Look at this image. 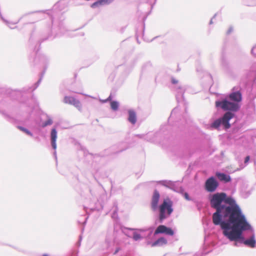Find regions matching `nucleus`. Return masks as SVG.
<instances>
[{
    "instance_id": "f257e3e1",
    "label": "nucleus",
    "mask_w": 256,
    "mask_h": 256,
    "mask_svg": "<svg viewBox=\"0 0 256 256\" xmlns=\"http://www.w3.org/2000/svg\"><path fill=\"white\" fill-rule=\"evenodd\" d=\"M208 200L211 208L216 210L212 215V222L220 226L223 235L234 242L235 246L242 244L254 246V228L234 198L224 192H216L209 195Z\"/></svg>"
},
{
    "instance_id": "f03ea898",
    "label": "nucleus",
    "mask_w": 256,
    "mask_h": 256,
    "mask_svg": "<svg viewBox=\"0 0 256 256\" xmlns=\"http://www.w3.org/2000/svg\"><path fill=\"white\" fill-rule=\"evenodd\" d=\"M64 8V4L62 2H58L53 6L52 10L30 12L26 14V15H27L36 12L44 14L46 12V14L51 19L52 28L50 33L48 34L46 37L37 40L36 42V44H38L40 46L42 42L51 38H54L56 36L62 35H69L68 33V30L64 22V17L62 13L60 12V11L63 10ZM29 42L32 46L35 44L36 40L32 36H31L30 38Z\"/></svg>"
},
{
    "instance_id": "7ed1b4c3",
    "label": "nucleus",
    "mask_w": 256,
    "mask_h": 256,
    "mask_svg": "<svg viewBox=\"0 0 256 256\" xmlns=\"http://www.w3.org/2000/svg\"><path fill=\"white\" fill-rule=\"evenodd\" d=\"M240 90V86H234L230 94L216 101V107L226 111V112H231L234 115V118L235 112L238 111L240 108V102L242 100V94Z\"/></svg>"
},
{
    "instance_id": "20e7f679",
    "label": "nucleus",
    "mask_w": 256,
    "mask_h": 256,
    "mask_svg": "<svg viewBox=\"0 0 256 256\" xmlns=\"http://www.w3.org/2000/svg\"><path fill=\"white\" fill-rule=\"evenodd\" d=\"M160 194L157 190H154L151 200V208L152 210H158V215L156 223L162 224L164 220L168 218L174 211L173 202L168 198H164L162 202L158 205Z\"/></svg>"
},
{
    "instance_id": "39448f33",
    "label": "nucleus",
    "mask_w": 256,
    "mask_h": 256,
    "mask_svg": "<svg viewBox=\"0 0 256 256\" xmlns=\"http://www.w3.org/2000/svg\"><path fill=\"white\" fill-rule=\"evenodd\" d=\"M154 226H150L146 228H138L136 230L139 232H144L148 231L146 238H151L152 236H155L158 234H164L168 236H173L174 232L172 229L170 227L166 226L165 225H159L154 231Z\"/></svg>"
},
{
    "instance_id": "423d86ee",
    "label": "nucleus",
    "mask_w": 256,
    "mask_h": 256,
    "mask_svg": "<svg viewBox=\"0 0 256 256\" xmlns=\"http://www.w3.org/2000/svg\"><path fill=\"white\" fill-rule=\"evenodd\" d=\"M234 118V115L231 112H225L220 118L214 120L211 124V127L218 129L222 126L225 130H228L230 127V121Z\"/></svg>"
},
{
    "instance_id": "0eeeda50",
    "label": "nucleus",
    "mask_w": 256,
    "mask_h": 256,
    "mask_svg": "<svg viewBox=\"0 0 256 256\" xmlns=\"http://www.w3.org/2000/svg\"><path fill=\"white\" fill-rule=\"evenodd\" d=\"M171 82L172 84H176V86H174V90L176 92V98L177 102L178 104L183 103L184 105H186V102L184 100V92L186 90V86H182V84H178V80L173 77L171 78Z\"/></svg>"
},
{
    "instance_id": "6e6552de",
    "label": "nucleus",
    "mask_w": 256,
    "mask_h": 256,
    "mask_svg": "<svg viewBox=\"0 0 256 256\" xmlns=\"http://www.w3.org/2000/svg\"><path fill=\"white\" fill-rule=\"evenodd\" d=\"M38 58H39L40 62H42V64L44 65V69L42 72L39 80H38V81L36 82L34 84V86L32 87H29L28 88H24L22 90H20V92H26L30 90H31V89H32L31 91H34L38 86L40 84V83L41 80L42 78V77H43L44 75V74L46 68V66L48 64L49 58H48V56H45L44 54H43L39 56Z\"/></svg>"
},
{
    "instance_id": "1a4fd4ad",
    "label": "nucleus",
    "mask_w": 256,
    "mask_h": 256,
    "mask_svg": "<svg viewBox=\"0 0 256 256\" xmlns=\"http://www.w3.org/2000/svg\"><path fill=\"white\" fill-rule=\"evenodd\" d=\"M219 184V182L216 178L214 176H212L206 180L204 188L208 192H213L216 191Z\"/></svg>"
},
{
    "instance_id": "9d476101",
    "label": "nucleus",
    "mask_w": 256,
    "mask_h": 256,
    "mask_svg": "<svg viewBox=\"0 0 256 256\" xmlns=\"http://www.w3.org/2000/svg\"><path fill=\"white\" fill-rule=\"evenodd\" d=\"M163 128L156 132H150L146 134L144 140L150 142H157L162 140V132Z\"/></svg>"
},
{
    "instance_id": "9b49d317",
    "label": "nucleus",
    "mask_w": 256,
    "mask_h": 256,
    "mask_svg": "<svg viewBox=\"0 0 256 256\" xmlns=\"http://www.w3.org/2000/svg\"><path fill=\"white\" fill-rule=\"evenodd\" d=\"M179 109L178 108H174L172 111L168 119V122L169 124L174 122L173 124L176 126H178L180 122L178 120V113Z\"/></svg>"
},
{
    "instance_id": "f8f14e48",
    "label": "nucleus",
    "mask_w": 256,
    "mask_h": 256,
    "mask_svg": "<svg viewBox=\"0 0 256 256\" xmlns=\"http://www.w3.org/2000/svg\"><path fill=\"white\" fill-rule=\"evenodd\" d=\"M64 102L66 104L73 105L78 110H80L82 107L80 102L72 96H66L64 98Z\"/></svg>"
},
{
    "instance_id": "ddd939ff",
    "label": "nucleus",
    "mask_w": 256,
    "mask_h": 256,
    "mask_svg": "<svg viewBox=\"0 0 256 256\" xmlns=\"http://www.w3.org/2000/svg\"><path fill=\"white\" fill-rule=\"evenodd\" d=\"M156 182L174 191H176L177 186L174 182L168 180H162L158 181Z\"/></svg>"
},
{
    "instance_id": "4468645a",
    "label": "nucleus",
    "mask_w": 256,
    "mask_h": 256,
    "mask_svg": "<svg viewBox=\"0 0 256 256\" xmlns=\"http://www.w3.org/2000/svg\"><path fill=\"white\" fill-rule=\"evenodd\" d=\"M216 176L220 181L224 183H228L231 181L230 176L224 172H216Z\"/></svg>"
},
{
    "instance_id": "2eb2a0df",
    "label": "nucleus",
    "mask_w": 256,
    "mask_h": 256,
    "mask_svg": "<svg viewBox=\"0 0 256 256\" xmlns=\"http://www.w3.org/2000/svg\"><path fill=\"white\" fill-rule=\"evenodd\" d=\"M50 138L52 146L53 149L56 150V140L57 138V131L55 128H53L51 130Z\"/></svg>"
},
{
    "instance_id": "dca6fc26",
    "label": "nucleus",
    "mask_w": 256,
    "mask_h": 256,
    "mask_svg": "<svg viewBox=\"0 0 256 256\" xmlns=\"http://www.w3.org/2000/svg\"><path fill=\"white\" fill-rule=\"evenodd\" d=\"M88 194L86 199L90 204L94 203L97 200V197L96 193L92 190L89 188L88 189Z\"/></svg>"
},
{
    "instance_id": "f3484780",
    "label": "nucleus",
    "mask_w": 256,
    "mask_h": 256,
    "mask_svg": "<svg viewBox=\"0 0 256 256\" xmlns=\"http://www.w3.org/2000/svg\"><path fill=\"white\" fill-rule=\"evenodd\" d=\"M128 121L132 124H134L137 120L136 114L134 110L130 109L128 110Z\"/></svg>"
},
{
    "instance_id": "a211bd4d",
    "label": "nucleus",
    "mask_w": 256,
    "mask_h": 256,
    "mask_svg": "<svg viewBox=\"0 0 256 256\" xmlns=\"http://www.w3.org/2000/svg\"><path fill=\"white\" fill-rule=\"evenodd\" d=\"M112 1L113 0H98L92 4L90 7L94 8L100 6L108 5L110 4Z\"/></svg>"
},
{
    "instance_id": "6ab92c4d",
    "label": "nucleus",
    "mask_w": 256,
    "mask_h": 256,
    "mask_svg": "<svg viewBox=\"0 0 256 256\" xmlns=\"http://www.w3.org/2000/svg\"><path fill=\"white\" fill-rule=\"evenodd\" d=\"M248 112L249 116L252 115V118L256 119L255 104L254 102H250L248 104Z\"/></svg>"
},
{
    "instance_id": "aec40b11",
    "label": "nucleus",
    "mask_w": 256,
    "mask_h": 256,
    "mask_svg": "<svg viewBox=\"0 0 256 256\" xmlns=\"http://www.w3.org/2000/svg\"><path fill=\"white\" fill-rule=\"evenodd\" d=\"M248 78H254L256 80V62H254L250 66V72L248 75Z\"/></svg>"
},
{
    "instance_id": "412c9836",
    "label": "nucleus",
    "mask_w": 256,
    "mask_h": 256,
    "mask_svg": "<svg viewBox=\"0 0 256 256\" xmlns=\"http://www.w3.org/2000/svg\"><path fill=\"white\" fill-rule=\"evenodd\" d=\"M167 244V240H166L163 238L161 237L153 242L152 243L151 246H162L164 244Z\"/></svg>"
},
{
    "instance_id": "4be33fe9",
    "label": "nucleus",
    "mask_w": 256,
    "mask_h": 256,
    "mask_svg": "<svg viewBox=\"0 0 256 256\" xmlns=\"http://www.w3.org/2000/svg\"><path fill=\"white\" fill-rule=\"evenodd\" d=\"M92 173L93 175L94 178L98 182L96 176L97 174H98L100 167L98 166H97L95 162H93L92 164Z\"/></svg>"
},
{
    "instance_id": "5701e85b",
    "label": "nucleus",
    "mask_w": 256,
    "mask_h": 256,
    "mask_svg": "<svg viewBox=\"0 0 256 256\" xmlns=\"http://www.w3.org/2000/svg\"><path fill=\"white\" fill-rule=\"evenodd\" d=\"M46 118L48 120L46 121H45L44 122H43L42 124H40V123H36V124L38 126H40V127L44 128H45L48 126H50L52 124L53 122H52V118H50V117L48 114H46Z\"/></svg>"
},
{
    "instance_id": "b1692460",
    "label": "nucleus",
    "mask_w": 256,
    "mask_h": 256,
    "mask_svg": "<svg viewBox=\"0 0 256 256\" xmlns=\"http://www.w3.org/2000/svg\"><path fill=\"white\" fill-rule=\"evenodd\" d=\"M118 204L116 202H114L112 208V219L116 220L118 218Z\"/></svg>"
},
{
    "instance_id": "393cba45",
    "label": "nucleus",
    "mask_w": 256,
    "mask_h": 256,
    "mask_svg": "<svg viewBox=\"0 0 256 256\" xmlns=\"http://www.w3.org/2000/svg\"><path fill=\"white\" fill-rule=\"evenodd\" d=\"M118 150L114 152L115 154H117L122 152L128 148V146L126 143L124 142H121L118 146Z\"/></svg>"
},
{
    "instance_id": "a878e982",
    "label": "nucleus",
    "mask_w": 256,
    "mask_h": 256,
    "mask_svg": "<svg viewBox=\"0 0 256 256\" xmlns=\"http://www.w3.org/2000/svg\"><path fill=\"white\" fill-rule=\"evenodd\" d=\"M16 127L20 131L22 132H24L28 136H29L31 137L33 136H34L33 134L30 130H29L28 129H27L26 128H25L20 126H17Z\"/></svg>"
},
{
    "instance_id": "bb28decb",
    "label": "nucleus",
    "mask_w": 256,
    "mask_h": 256,
    "mask_svg": "<svg viewBox=\"0 0 256 256\" xmlns=\"http://www.w3.org/2000/svg\"><path fill=\"white\" fill-rule=\"evenodd\" d=\"M222 65L224 70H229V64L228 61L226 58H222Z\"/></svg>"
},
{
    "instance_id": "cd10ccee",
    "label": "nucleus",
    "mask_w": 256,
    "mask_h": 256,
    "mask_svg": "<svg viewBox=\"0 0 256 256\" xmlns=\"http://www.w3.org/2000/svg\"><path fill=\"white\" fill-rule=\"evenodd\" d=\"M110 107L111 108L114 110L116 111L118 110L119 107V103L116 100H112L110 102Z\"/></svg>"
},
{
    "instance_id": "c85d7f7f",
    "label": "nucleus",
    "mask_w": 256,
    "mask_h": 256,
    "mask_svg": "<svg viewBox=\"0 0 256 256\" xmlns=\"http://www.w3.org/2000/svg\"><path fill=\"white\" fill-rule=\"evenodd\" d=\"M132 238L135 241H138L142 239V236L140 234L136 232H134L133 233Z\"/></svg>"
},
{
    "instance_id": "c756f323",
    "label": "nucleus",
    "mask_w": 256,
    "mask_h": 256,
    "mask_svg": "<svg viewBox=\"0 0 256 256\" xmlns=\"http://www.w3.org/2000/svg\"><path fill=\"white\" fill-rule=\"evenodd\" d=\"M180 192L182 194V196H184V197L185 198L186 200H189V201L192 200V198L189 196L188 194L186 192H184L183 189L180 188Z\"/></svg>"
},
{
    "instance_id": "7c9ffc66",
    "label": "nucleus",
    "mask_w": 256,
    "mask_h": 256,
    "mask_svg": "<svg viewBox=\"0 0 256 256\" xmlns=\"http://www.w3.org/2000/svg\"><path fill=\"white\" fill-rule=\"evenodd\" d=\"M250 160V156H247L244 158V166L242 168H244L248 164V163L249 162Z\"/></svg>"
},
{
    "instance_id": "2f4dec72",
    "label": "nucleus",
    "mask_w": 256,
    "mask_h": 256,
    "mask_svg": "<svg viewBox=\"0 0 256 256\" xmlns=\"http://www.w3.org/2000/svg\"><path fill=\"white\" fill-rule=\"evenodd\" d=\"M251 52L252 55L256 57V45L252 48Z\"/></svg>"
},
{
    "instance_id": "473e14b6",
    "label": "nucleus",
    "mask_w": 256,
    "mask_h": 256,
    "mask_svg": "<svg viewBox=\"0 0 256 256\" xmlns=\"http://www.w3.org/2000/svg\"><path fill=\"white\" fill-rule=\"evenodd\" d=\"M184 120L186 123L187 124H190L192 122V120L190 118H184Z\"/></svg>"
},
{
    "instance_id": "72a5a7b5",
    "label": "nucleus",
    "mask_w": 256,
    "mask_h": 256,
    "mask_svg": "<svg viewBox=\"0 0 256 256\" xmlns=\"http://www.w3.org/2000/svg\"><path fill=\"white\" fill-rule=\"evenodd\" d=\"M82 237L81 236H79V240H78V242L76 243V245L78 247H79L80 246V242H81V241H82Z\"/></svg>"
},
{
    "instance_id": "f704fd0d",
    "label": "nucleus",
    "mask_w": 256,
    "mask_h": 256,
    "mask_svg": "<svg viewBox=\"0 0 256 256\" xmlns=\"http://www.w3.org/2000/svg\"><path fill=\"white\" fill-rule=\"evenodd\" d=\"M233 30V28L232 26H230L226 32V34H230Z\"/></svg>"
},
{
    "instance_id": "c9c22d12",
    "label": "nucleus",
    "mask_w": 256,
    "mask_h": 256,
    "mask_svg": "<svg viewBox=\"0 0 256 256\" xmlns=\"http://www.w3.org/2000/svg\"><path fill=\"white\" fill-rule=\"evenodd\" d=\"M136 136H138V138H142V139L144 140V138L146 136V134H137Z\"/></svg>"
},
{
    "instance_id": "e433bc0d",
    "label": "nucleus",
    "mask_w": 256,
    "mask_h": 256,
    "mask_svg": "<svg viewBox=\"0 0 256 256\" xmlns=\"http://www.w3.org/2000/svg\"><path fill=\"white\" fill-rule=\"evenodd\" d=\"M120 250V246H116V250L114 252V254H116Z\"/></svg>"
},
{
    "instance_id": "4c0bfd02",
    "label": "nucleus",
    "mask_w": 256,
    "mask_h": 256,
    "mask_svg": "<svg viewBox=\"0 0 256 256\" xmlns=\"http://www.w3.org/2000/svg\"><path fill=\"white\" fill-rule=\"evenodd\" d=\"M78 251L74 250L70 254V256H78Z\"/></svg>"
},
{
    "instance_id": "58836bf2",
    "label": "nucleus",
    "mask_w": 256,
    "mask_h": 256,
    "mask_svg": "<svg viewBox=\"0 0 256 256\" xmlns=\"http://www.w3.org/2000/svg\"><path fill=\"white\" fill-rule=\"evenodd\" d=\"M112 94H110V95L109 96L106 98L107 100H108V101H112Z\"/></svg>"
},
{
    "instance_id": "ea45409f",
    "label": "nucleus",
    "mask_w": 256,
    "mask_h": 256,
    "mask_svg": "<svg viewBox=\"0 0 256 256\" xmlns=\"http://www.w3.org/2000/svg\"><path fill=\"white\" fill-rule=\"evenodd\" d=\"M216 14H215L214 16L211 18V20H210V24H212L213 23V22H212L213 19H214V18L216 17Z\"/></svg>"
},
{
    "instance_id": "a19ab883",
    "label": "nucleus",
    "mask_w": 256,
    "mask_h": 256,
    "mask_svg": "<svg viewBox=\"0 0 256 256\" xmlns=\"http://www.w3.org/2000/svg\"><path fill=\"white\" fill-rule=\"evenodd\" d=\"M0 114H2V115H4V116H7V115L6 114V113L3 112V111H1L0 110Z\"/></svg>"
},
{
    "instance_id": "79ce46f5",
    "label": "nucleus",
    "mask_w": 256,
    "mask_h": 256,
    "mask_svg": "<svg viewBox=\"0 0 256 256\" xmlns=\"http://www.w3.org/2000/svg\"><path fill=\"white\" fill-rule=\"evenodd\" d=\"M28 107L30 108V110L32 111V110L34 108V105H30L28 106Z\"/></svg>"
},
{
    "instance_id": "37998d69",
    "label": "nucleus",
    "mask_w": 256,
    "mask_h": 256,
    "mask_svg": "<svg viewBox=\"0 0 256 256\" xmlns=\"http://www.w3.org/2000/svg\"><path fill=\"white\" fill-rule=\"evenodd\" d=\"M34 50H35V51H36V53H37V52H38V49L36 50V46H34Z\"/></svg>"
},
{
    "instance_id": "c03bdc74",
    "label": "nucleus",
    "mask_w": 256,
    "mask_h": 256,
    "mask_svg": "<svg viewBox=\"0 0 256 256\" xmlns=\"http://www.w3.org/2000/svg\"><path fill=\"white\" fill-rule=\"evenodd\" d=\"M88 216H87L86 218H84V224H86V220H88Z\"/></svg>"
},
{
    "instance_id": "a18cd8bd",
    "label": "nucleus",
    "mask_w": 256,
    "mask_h": 256,
    "mask_svg": "<svg viewBox=\"0 0 256 256\" xmlns=\"http://www.w3.org/2000/svg\"><path fill=\"white\" fill-rule=\"evenodd\" d=\"M124 66H119L118 68H120L122 69H124Z\"/></svg>"
},
{
    "instance_id": "49530a36",
    "label": "nucleus",
    "mask_w": 256,
    "mask_h": 256,
    "mask_svg": "<svg viewBox=\"0 0 256 256\" xmlns=\"http://www.w3.org/2000/svg\"><path fill=\"white\" fill-rule=\"evenodd\" d=\"M102 102L105 103V102H108V100H107V99H106V100H103Z\"/></svg>"
},
{
    "instance_id": "de8ad7c7",
    "label": "nucleus",
    "mask_w": 256,
    "mask_h": 256,
    "mask_svg": "<svg viewBox=\"0 0 256 256\" xmlns=\"http://www.w3.org/2000/svg\"><path fill=\"white\" fill-rule=\"evenodd\" d=\"M210 250H207V251H205V252H204V254H207V253H208Z\"/></svg>"
},
{
    "instance_id": "09e8293b",
    "label": "nucleus",
    "mask_w": 256,
    "mask_h": 256,
    "mask_svg": "<svg viewBox=\"0 0 256 256\" xmlns=\"http://www.w3.org/2000/svg\"><path fill=\"white\" fill-rule=\"evenodd\" d=\"M54 156H55V158H56V152L55 151L54 153Z\"/></svg>"
},
{
    "instance_id": "8fccbe9b",
    "label": "nucleus",
    "mask_w": 256,
    "mask_h": 256,
    "mask_svg": "<svg viewBox=\"0 0 256 256\" xmlns=\"http://www.w3.org/2000/svg\"><path fill=\"white\" fill-rule=\"evenodd\" d=\"M42 256H48V254H42Z\"/></svg>"
},
{
    "instance_id": "3c124183",
    "label": "nucleus",
    "mask_w": 256,
    "mask_h": 256,
    "mask_svg": "<svg viewBox=\"0 0 256 256\" xmlns=\"http://www.w3.org/2000/svg\"><path fill=\"white\" fill-rule=\"evenodd\" d=\"M88 155H89V156H90V157H92V154H89Z\"/></svg>"
},
{
    "instance_id": "603ef678",
    "label": "nucleus",
    "mask_w": 256,
    "mask_h": 256,
    "mask_svg": "<svg viewBox=\"0 0 256 256\" xmlns=\"http://www.w3.org/2000/svg\"><path fill=\"white\" fill-rule=\"evenodd\" d=\"M136 60H137V58H136V59L134 60V62H136Z\"/></svg>"
},
{
    "instance_id": "864d4df0",
    "label": "nucleus",
    "mask_w": 256,
    "mask_h": 256,
    "mask_svg": "<svg viewBox=\"0 0 256 256\" xmlns=\"http://www.w3.org/2000/svg\"><path fill=\"white\" fill-rule=\"evenodd\" d=\"M126 228H124V229H122V232H124V230H126Z\"/></svg>"
},
{
    "instance_id": "5fc2aeb1",
    "label": "nucleus",
    "mask_w": 256,
    "mask_h": 256,
    "mask_svg": "<svg viewBox=\"0 0 256 256\" xmlns=\"http://www.w3.org/2000/svg\"><path fill=\"white\" fill-rule=\"evenodd\" d=\"M255 240L256 241V240ZM255 246H256V244H255L254 246V248ZM248 247H249V248H250V246H248ZM250 248H253V247H250Z\"/></svg>"
},
{
    "instance_id": "6e6d98bb",
    "label": "nucleus",
    "mask_w": 256,
    "mask_h": 256,
    "mask_svg": "<svg viewBox=\"0 0 256 256\" xmlns=\"http://www.w3.org/2000/svg\"><path fill=\"white\" fill-rule=\"evenodd\" d=\"M185 112H186V107L185 108Z\"/></svg>"
},
{
    "instance_id": "4d7b16f0",
    "label": "nucleus",
    "mask_w": 256,
    "mask_h": 256,
    "mask_svg": "<svg viewBox=\"0 0 256 256\" xmlns=\"http://www.w3.org/2000/svg\"><path fill=\"white\" fill-rule=\"evenodd\" d=\"M95 208H91L90 209H91L92 210H94Z\"/></svg>"
},
{
    "instance_id": "13d9d810",
    "label": "nucleus",
    "mask_w": 256,
    "mask_h": 256,
    "mask_svg": "<svg viewBox=\"0 0 256 256\" xmlns=\"http://www.w3.org/2000/svg\"><path fill=\"white\" fill-rule=\"evenodd\" d=\"M156 38V37H154V38H153L151 40V41H152L153 40H154V38Z\"/></svg>"
},
{
    "instance_id": "bf43d9fd",
    "label": "nucleus",
    "mask_w": 256,
    "mask_h": 256,
    "mask_svg": "<svg viewBox=\"0 0 256 256\" xmlns=\"http://www.w3.org/2000/svg\"><path fill=\"white\" fill-rule=\"evenodd\" d=\"M129 230H134V229H132V228H129Z\"/></svg>"
},
{
    "instance_id": "052dcab7",
    "label": "nucleus",
    "mask_w": 256,
    "mask_h": 256,
    "mask_svg": "<svg viewBox=\"0 0 256 256\" xmlns=\"http://www.w3.org/2000/svg\"><path fill=\"white\" fill-rule=\"evenodd\" d=\"M16 249H17L18 251H21V250H19V249H18V248H16Z\"/></svg>"
},
{
    "instance_id": "680f3d73",
    "label": "nucleus",
    "mask_w": 256,
    "mask_h": 256,
    "mask_svg": "<svg viewBox=\"0 0 256 256\" xmlns=\"http://www.w3.org/2000/svg\"><path fill=\"white\" fill-rule=\"evenodd\" d=\"M146 19V17H145V18H144V20Z\"/></svg>"
},
{
    "instance_id": "e2e57ef3",
    "label": "nucleus",
    "mask_w": 256,
    "mask_h": 256,
    "mask_svg": "<svg viewBox=\"0 0 256 256\" xmlns=\"http://www.w3.org/2000/svg\"><path fill=\"white\" fill-rule=\"evenodd\" d=\"M194 256H198V254H195Z\"/></svg>"
},
{
    "instance_id": "0e129e2a",
    "label": "nucleus",
    "mask_w": 256,
    "mask_h": 256,
    "mask_svg": "<svg viewBox=\"0 0 256 256\" xmlns=\"http://www.w3.org/2000/svg\"><path fill=\"white\" fill-rule=\"evenodd\" d=\"M137 42H138L139 43V40H137Z\"/></svg>"
},
{
    "instance_id": "69168bd1",
    "label": "nucleus",
    "mask_w": 256,
    "mask_h": 256,
    "mask_svg": "<svg viewBox=\"0 0 256 256\" xmlns=\"http://www.w3.org/2000/svg\"><path fill=\"white\" fill-rule=\"evenodd\" d=\"M2 244L0 242V245Z\"/></svg>"
},
{
    "instance_id": "338daca9",
    "label": "nucleus",
    "mask_w": 256,
    "mask_h": 256,
    "mask_svg": "<svg viewBox=\"0 0 256 256\" xmlns=\"http://www.w3.org/2000/svg\"><path fill=\"white\" fill-rule=\"evenodd\" d=\"M155 1H156V0H155Z\"/></svg>"
}]
</instances>
